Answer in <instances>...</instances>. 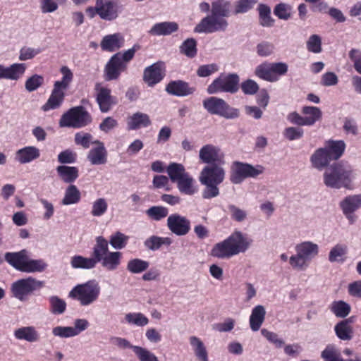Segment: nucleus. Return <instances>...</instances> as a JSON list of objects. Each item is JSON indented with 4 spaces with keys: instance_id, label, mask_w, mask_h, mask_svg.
I'll use <instances>...</instances> for the list:
<instances>
[{
    "instance_id": "1",
    "label": "nucleus",
    "mask_w": 361,
    "mask_h": 361,
    "mask_svg": "<svg viewBox=\"0 0 361 361\" xmlns=\"http://www.w3.org/2000/svg\"><path fill=\"white\" fill-rule=\"evenodd\" d=\"M355 173L350 164L340 161L327 166L323 174L324 185L331 188L350 189L355 178Z\"/></svg>"
},
{
    "instance_id": "2",
    "label": "nucleus",
    "mask_w": 361,
    "mask_h": 361,
    "mask_svg": "<svg viewBox=\"0 0 361 361\" xmlns=\"http://www.w3.org/2000/svg\"><path fill=\"white\" fill-rule=\"evenodd\" d=\"M251 243V239L247 238L241 231H235L224 240L214 245L211 255L219 259H228L245 252Z\"/></svg>"
},
{
    "instance_id": "3",
    "label": "nucleus",
    "mask_w": 361,
    "mask_h": 361,
    "mask_svg": "<svg viewBox=\"0 0 361 361\" xmlns=\"http://www.w3.org/2000/svg\"><path fill=\"white\" fill-rule=\"evenodd\" d=\"M225 164H213L205 166L199 176V181L204 186L202 196L203 199L209 200L219 195L218 187L226 178Z\"/></svg>"
},
{
    "instance_id": "4",
    "label": "nucleus",
    "mask_w": 361,
    "mask_h": 361,
    "mask_svg": "<svg viewBox=\"0 0 361 361\" xmlns=\"http://www.w3.org/2000/svg\"><path fill=\"white\" fill-rule=\"evenodd\" d=\"M295 254L289 258L291 267L298 271H304L310 261L315 258L319 252V245L312 241H302L295 247Z\"/></svg>"
},
{
    "instance_id": "5",
    "label": "nucleus",
    "mask_w": 361,
    "mask_h": 361,
    "mask_svg": "<svg viewBox=\"0 0 361 361\" xmlns=\"http://www.w3.org/2000/svg\"><path fill=\"white\" fill-rule=\"evenodd\" d=\"M101 288L95 280L75 286L70 292L69 297L77 300L81 306H89L96 302L100 295Z\"/></svg>"
},
{
    "instance_id": "6",
    "label": "nucleus",
    "mask_w": 361,
    "mask_h": 361,
    "mask_svg": "<svg viewBox=\"0 0 361 361\" xmlns=\"http://www.w3.org/2000/svg\"><path fill=\"white\" fill-rule=\"evenodd\" d=\"M92 122L90 114L82 106H78L70 109L64 113L60 120L59 126L64 128H80L87 126Z\"/></svg>"
},
{
    "instance_id": "7",
    "label": "nucleus",
    "mask_w": 361,
    "mask_h": 361,
    "mask_svg": "<svg viewBox=\"0 0 361 361\" xmlns=\"http://www.w3.org/2000/svg\"><path fill=\"white\" fill-rule=\"evenodd\" d=\"M264 171V168L261 165L254 166L250 164L234 161L231 166L230 180L233 184H240L246 178L257 177Z\"/></svg>"
},
{
    "instance_id": "8",
    "label": "nucleus",
    "mask_w": 361,
    "mask_h": 361,
    "mask_svg": "<svg viewBox=\"0 0 361 361\" xmlns=\"http://www.w3.org/2000/svg\"><path fill=\"white\" fill-rule=\"evenodd\" d=\"M204 108L211 114L226 119H234L240 116V111L230 106L223 99L212 97L203 101Z\"/></svg>"
},
{
    "instance_id": "9",
    "label": "nucleus",
    "mask_w": 361,
    "mask_h": 361,
    "mask_svg": "<svg viewBox=\"0 0 361 361\" xmlns=\"http://www.w3.org/2000/svg\"><path fill=\"white\" fill-rule=\"evenodd\" d=\"M288 69V65L283 62H264L255 68V75L267 82H274L279 80V75H285Z\"/></svg>"
},
{
    "instance_id": "10",
    "label": "nucleus",
    "mask_w": 361,
    "mask_h": 361,
    "mask_svg": "<svg viewBox=\"0 0 361 361\" xmlns=\"http://www.w3.org/2000/svg\"><path fill=\"white\" fill-rule=\"evenodd\" d=\"M240 78L237 73L221 75L216 78L207 87L209 94L228 92L234 94L239 88Z\"/></svg>"
},
{
    "instance_id": "11",
    "label": "nucleus",
    "mask_w": 361,
    "mask_h": 361,
    "mask_svg": "<svg viewBox=\"0 0 361 361\" xmlns=\"http://www.w3.org/2000/svg\"><path fill=\"white\" fill-rule=\"evenodd\" d=\"M44 285V281L29 276L25 279H19L13 283L11 289L13 295L16 298L20 301H24L26 300L28 295L42 288Z\"/></svg>"
},
{
    "instance_id": "12",
    "label": "nucleus",
    "mask_w": 361,
    "mask_h": 361,
    "mask_svg": "<svg viewBox=\"0 0 361 361\" xmlns=\"http://www.w3.org/2000/svg\"><path fill=\"white\" fill-rule=\"evenodd\" d=\"M227 27L228 22L225 18L211 14L203 18L194 31L197 33H213L225 31Z\"/></svg>"
},
{
    "instance_id": "13",
    "label": "nucleus",
    "mask_w": 361,
    "mask_h": 361,
    "mask_svg": "<svg viewBox=\"0 0 361 361\" xmlns=\"http://www.w3.org/2000/svg\"><path fill=\"white\" fill-rule=\"evenodd\" d=\"M200 160L207 165L225 164L224 154L218 146L207 144L199 151Z\"/></svg>"
},
{
    "instance_id": "14",
    "label": "nucleus",
    "mask_w": 361,
    "mask_h": 361,
    "mask_svg": "<svg viewBox=\"0 0 361 361\" xmlns=\"http://www.w3.org/2000/svg\"><path fill=\"white\" fill-rule=\"evenodd\" d=\"M127 64L121 60V52L114 54L104 67V78L106 81L116 80L126 71Z\"/></svg>"
},
{
    "instance_id": "15",
    "label": "nucleus",
    "mask_w": 361,
    "mask_h": 361,
    "mask_svg": "<svg viewBox=\"0 0 361 361\" xmlns=\"http://www.w3.org/2000/svg\"><path fill=\"white\" fill-rule=\"evenodd\" d=\"M167 227L173 234L183 236L190 231V221L185 216L176 213L168 217Z\"/></svg>"
},
{
    "instance_id": "16",
    "label": "nucleus",
    "mask_w": 361,
    "mask_h": 361,
    "mask_svg": "<svg viewBox=\"0 0 361 361\" xmlns=\"http://www.w3.org/2000/svg\"><path fill=\"white\" fill-rule=\"evenodd\" d=\"M164 75V63L162 61H158L145 68L143 80L149 87H153L161 82Z\"/></svg>"
},
{
    "instance_id": "17",
    "label": "nucleus",
    "mask_w": 361,
    "mask_h": 361,
    "mask_svg": "<svg viewBox=\"0 0 361 361\" xmlns=\"http://www.w3.org/2000/svg\"><path fill=\"white\" fill-rule=\"evenodd\" d=\"M340 207L350 224L355 222L357 217L353 213L361 207V194L345 197L341 202Z\"/></svg>"
},
{
    "instance_id": "18",
    "label": "nucleus",
    "mask_w": 361,
    "mask_h": 361,
    "mask_svg": "<svg viewBox=\"0 0 361 361\" xmlns=\"http://www.w3.org/2000/svg\"><path fill=\"white\" fill-rule=\"evenodd\" d=\"M98 15L102 20H113L118 17V3L114 0H97Z\"/></svg>"
},
{
    "instance_id": "19",
    "label": "nucleus",
    "mask_w": 361,
    "mask_h": 361,
    "mask_svg": "<svg viewBox=\"0 0 361 361\" xmlns=\"http://www.w3.org/2000/svg\"><path fill=\"white\" fill-rule=\"evenodd\" d=\"M166 92L176 97H185L194 93L195 88L190 87L189 84L183 80H172L169 82L165 88Z\"/></svg>"
},
{
    "instance_id": "20",
    "label": "nucleus",
    "mask_w": 361,
    "mask_h": 361,
    "mask_svg": "<svg viewBox=\"0 0 361 361\" xmlns=\"http://www.w3.org/2000/svg\"><path fill=\"white\" fill-rule=\"evenodd\" d=\"M65 91L66 90L54 85L51 95L47 102L42 106V110L48 111L59 108L64 100Z\"/></svg>"
},
{
    "instance_id": "21",
    "label": "nucleus",
    "mask_w": 361,
    "mask_h": 361,
    "mask_svg": "<svg viewBox=\"0 0 361 361\" xmlns=\"http://www.w3.org/2000/svg\"><path fill=\"white\" fill-rule=\"evenodd\" d=\"M93 144H96L97 147L90 150L87 154V159L92 165L105 164L107 159V152L104 143L99 140H95L93 142Z\"/></svg>"
},
{
    "instance_id": "22",
    "label": "nucleus",
    "mask_w": 361,
    "mask_h": 361,
    "mask_svg": "<svg viewBox=\"0 0 361 361\" xmlns=\"http://www.w3.org/2000/svg\"><path fill=\"white\" fill-rule=\"evenodd\" d=\"M13 335L17 340L28 343H36L40 339V334L33 326H22L16 329Z\"/></svg>"
},
{
    "instance_id": "23",
    "label": "nucleus",
    "mask_w": 361,
    "mask_h": 361,
    "mask_svg": "<svg viewBox=\"0 0 361 361\" xmlns=\"http://www.w3.org/2000/svg\"><path fill=\"white\" fill-rule=\"evenodd\" d=\"M351 324L352 319L348 318L340 321L335 325L334 331L340 340L348 341L353 338L354 331Z\"/></svg>"
},
{
    "instance_id": "24",
    "label": "nucleus",
    "mask_w": 361,
    "mask_h": 361,
    "mask_svg": "<svg viewBox=\"0 0 361 361\" xmlns=\"http://www.w3.org/2000/svg\"><path fill=\"white\" fill-rule=\"evenodd\" d=\"M124 39L120 33L108 35L103 37L100 46L102 50L114 51L123 46Z\"/></svg>"
},
{
    "instance_id": "25",
    "label": "nucleus",
    "mask_w": 361,
    "mask_h": 361,
    "mask_svg": "<svg viewBox=\"0 0 361 361\" xmlns=\"http://www.w3.org/2000/svg\"><path fill=\"white\" fill-rule=\"evenodd\" d=\"M152 124L149 115L142 112H135L127 119L128 130H137L147 128Z\"/></svg>"
},
{
    "instance_id": "26",
    "label": "nucleus",
    "mask_w": 361,
    "mask_h": 361,
    "mask_svg": "<svg viewBox=\"0 0 361 361\" xmlns=\"http://www.w3.org/2000/svg\"><path fill=\"white\" fill-rule=\"evenodd\" d=\"M56 171L60 180L69 185L75 182L79 177V171L75 166L60 165L56 168Z\"/></svg>"
},
{
    "instance_id": "27",
    "label": "nucleus",
    "mask_w": 361,
    "mask_h": 361,
    "mask_svg": "<svg viewBox=\"0 0 361 361\" xmlns=\"http://www.w3.org/2000/svg\"><path fill=\"white\" fill-rule=\"evenodd\" d=\"M331 160L327 149L324 147L317 149L310 157L312 166L318 170L327 167Z\"/></svg>"
},
{
    "instance_id": "28",
    "label": "nucleus",
    "mask_w": 361,
    "mask_h": 361,
    "mask_svg": "<svg viewBox=\"0 0 361 361\" xmlns=\"http://www.w3.org/2000/svg\"><path fill=\"white\" fill-rule=\"evenodd\" d=\"M26 68V65L23 63H15L8 66H4L3 79L17 81L23 77Z\"/></svg>"
},
{
    "instance_id": "29",
    "label": "nucleus",
    "mask_w": 361,
    "mask_h": 361,
    "mask_svg": "<svg viewBox=\"0 0 361 361\" xmlns=\"http://www.w3.org/2000/svg\"><path fill=\"white\" fill-rule=\"evenodd\" d=\"M179 192L186 195H193L197 192L195 179L189 174L185 175L176 182Z\"/></svg>"
},
{
    "instance_id": "30",
    "label": "nucleus",
    "mask_w": 361,
    "mask_h": 361,
    "mask_svg": "<svg viewBox=\"0 0 361 361\" xmlns=\"http://www.w3.org/2000/svg\"><path fill=\"white\" fill-rule=\"evenodd\" d=\"M27 251L25 249L15 252H6L5 260L16 269L22 271L26 260Z\"/></svg>"
},
{
    "instance_id": "31",
    "label": "nucleus",
    "mask_w": 361,
    "mask_h": 361,
    "mask_svg": "<svg viewBox=\"0 0 361 361\" xmlns=\"http://www.w3.org/2000/svg\"><path fill=\"white\" fill-rule=\"evenodd\" d=\"M40 156L39 149L34 146H28L16 152V159L20 164L29 163Z\"/></svg>"
},
{
    "instance_id": "32",
    "label": "nucleus",
    "mask_w": 361,
    "mask_h": 361,
    "mask_svg": "<svg viewBox=\"0 0 361 361\" xmlns=\"http://www.w3.org/2000/svg\"><path fill=\"white\" fill-rule=\"evenodd\" d=\"M266 310L263 305L255 306L250 317V326L253 331H257L265 319Z\"/></svg>"
},
{
    "instance_id": "33",
    "label": "nucleus",
    "mask_w": 361,
    "mask_h": 361,
    "mask_svg": "<svg viewBox=\"0 0 361 361\" xmlns=\"http://www.w3.org/2000/svg\"><path fill=\"white\" fill-rule=\"evenodd\" d=\"M109 252V242L102 236L97 237L96 243L92 248V257L94 259L96 264Z\"/></svg>"
},
{
    "instance_id": "34",
    "label": "nucleus",
    "mask_w": 361,
    "mask_h": 361,
    "mask_svg": "<svg viewBox=\"0 0 361 361\" xmlns=\"http://www.w3.org/2000/svg\"><path fill=\"white\" fill-rule=\"evenodd\" d=\"M122 253L120 252H110L102 260H99L101 266L106 271L116 270L121 264Z\"/></svg>"
},
{
    "instance_id": "35",
    "label": "nucleus",
    "mask_w": 361,
    "mask_h": 361,
    "mask_svg": "<svg viewBox=\"0 0 361 361\" xmlns=\"http://www.w3.org/2000/svg\"><path fill=\"white\" fill-rule=\"evenodd\" d=\"M97 102L102 112H108L113 104L111 90L106 87L99 88L97 95Z\"/></svg>"
},
{
    "instance_id": "36",
    "label": "nucleus",
    "mask_w": 361,
    "mask_h": 361,
    "mask_svg": "<svg viewBox=\"0 0 361 361\" xmlns=\"http://www.w3.org/2000/svg\"><path fill=\"white\" fill-rule=\"evenodd\" d=\"M81 199V193L76 185L70 184L66 188L64 195L61 200L63 205L75 204L80 202Z\"/></svg>"
},
{
    "instance_id": "37",
    "label": "nucleus",
    "mask_w": 361,
    "mask_h": 361,
    "mask_svg": "<svg viewBox=\"0 0 361 361\" xmlns=\"http://www.w3.org/2000/svg\"><path fill=\"white\" fill-rule=\"evenodd\" d=\"M47 267L48 264L44 259H32L29 258L28 255H27L26 260L25 261V264L22 269V272H42L47 268Z\"/></svg>"
},
{
    "instance_id": "38",
    "label": "nucleus",
    "mask_w": 361,
    "mask_h": 361,
    "mask_svg": "<svg viewBox=\"0 0 361 361\" xmlns=\"http://www.w3.org/2000/svg\"><path fill=\"white\" fill-rule=\"evenodd\" d=\"M178 30V25L174 22H163L154 25L149 30L152 35H168Z\"/></svg>"
},
{
    "instance_id": "39",
    "label": "nucleus",
    "mask_w": 361,
    "mask_h": 361,
    "mask_svg": "<svg viewBox=\"0 0 361 361\" xmlns=\"http://www.w3.org/2000/svg\"><path fill=\"white\" fill-rule=\"evenodd\" d=\"M70 264L73 269H92L96 267L94 259L82 255H74L71 258Z\"/></svg>"
},
{
    "instance_id": "40",
    "label": "nucleus",
    "mask_w": 361,
    "mask_h": 361,
    "mask_svg": "<svg viewBox=\"0 0 361 361\" xmlns=\"http://www.w3.org/2000/svg\"><path fill=\"white\" fill-rule=\"evenodd\" d=\"M332 160L338 159L344 152L345 144L342 140H330L329 141L325 147Z\"/></svg>"
},
{
    "instance_id": "41",
    "label": "nucleus",
    "mask_w": 361,
    "mask_h": 361,
    "mask_svg": "<svg viewBox=\"0 0 361 361\" xmlns=\"http://www.w3.org/2000/svg\"><path fill=\"white\" fill-rule=\"evenodd\" d=\"M189 340L197 358L200 361H209L207 351L203 342L195 336H190Z\"/></svg>"
},
{
    "instance_id": "42",
    "label": "nucleus",
    "mask_w": 361,
    "mask_h": 361,
    "mask_svg": "<svg viewBox=\"0 0 361 361\" xmlns=\"http://www.w3.org/2000/svg\"><path fill=\"white\" fill-rule=\"evenodd\" d=\"M330 311L338 318H345L350 312V305L343 300L334 301L329 306Z\"/></svg>"
},
{
    "instance_id": "43",
    "label": "nucleus",
    "mask_w": 361,
    "mask_h": 361,
    "mask_svg": "<svg viewBox=\"0 0 361 361\" xmlns=\"http://www.w3.org/2000/svg\"><path fill=\"white\" fill-rule=\"evenodd\" d=\"M166 172L173 183H176L188 173L181 164L172 162L166 168Z\"/></svg>"
},
{
    "instance_id": "44",
    "label": "nucleus",
    "mask_w": 361,
    "mask_h": 361,
    "mask_svg": "<svg viewBox=\"0 0 361 361\" xmlns=\"http://www.w3.org/2000/svg\"><path fill=\"white\" fill-rule=\"evenodd\" d=\"M324 361H345L339 349L334 344H328L321 353Z\"/></svg>"
},
{
    "instance_id": "45",
    "label": "nucleus",
    "mask_w": 361,
    "mask_h": 361,
    "mask_svg": "<svg viewBox=\"0 0 361 361\" xmlns=\"http://www.w3.org/2000/svg\"><path fill=\"white\" fill-rule=\"evenodd\" d=\"M348 252V247L344 244H336L329 253V261L331 263L343 262Z\"/></svg>"
},
{
    "instance_id": "46",
    "label": "nucleus",
    "mask_w": 361,
    "mask_h": 361,
    "mask_svg": "<svg viewBox=\"0 0 361 361\" xmlns=\"http://www.w3.org/2000/svg\"><path fill=\"white\" fill-rule=\"evenodd\" d=\"M230 13V4L225 0H216L212 4L211 14L221 16L223 18L228 17Z\"/></svg>"
},
{
    "instance_id": "47",
    "label": "nucleus",
    "mask_w": 361,
    "mask_h": 361,
    "mask_svg": "<svg viewBox=\"0 0 361 361\" xmlns=\"http://www.w3.org/2000/svg\"><path fill=\"white\" fill-rule=\"evenodd\" d=\"M149 266L147 261L135 258L128 261L126 269L130 273L137 274L145 271Z\"/></svg>"
},
{
    "instance_id": "48",
    "label": "nucleus",
    "mask_w": 361,
    "mask_h": 361,
    "mask_svg": "<svg viewBox=\"0 0 361 361\" xmlns=\"http://www.w3.org/2000/svg\"><path fill=\"white\" fill-rule=\"evenodd\" d=\"M180 52L188 58H194L197 53V42L193 38L185 40L179 47Z\"/></svg>"
},
{
    "instance_id": "49",
    "label": "nucleus",
    "mask_w": 361,
    "mask_h": 361,
    "mask_svg": "<svg viewBox=\"0 0 361 361\" xmlns=\"http://www.w3.org/2000/svg\"><path fill=\"white\" fill-rule=\"evenodd\" d=\"M260 24L264 27H271L274 19L271 16V8L265 4H259L258 7Z\"/></svg>"
},
{
    "instance_id": "50",
    "label": "nucleus",
    "mask_w": 361,
    "mask_h": 361,
    "mask_svg": "<svg viewBox=\"0 0 361 361\" xmlns=\"http://www.w3.org/2000/svg\"><path fill=\"white\" fill-rule=\"evenodd\" d=\"M50 311L54 314H62L66 309V302L64 300L58 296L53 295L49 297Z\"/></svg>"
},
{
    "instance_id": "51",
    "label": "nucleus",
    "mask_w": 361,
    "mask_h": 361,
    "mask_svg": "<svg viewBox=\"0 0 361 361\" xmlns=\"http://www.w3.org/2000/svg\"><path fill=\"white\" fill-rule=\"evenodd\" d=\"M125 319L128 323L137 326H145L149 323L148 318L140 312L126 314Z\"/></svg>"
},
{
    "instance_id": "52",
    "label": "nucleus",
    "mask_w": 361,
    "mask_h": 361,
    "mask_svg": "<svg viewBox=\"0 0 361 361\" xmlns=\"http://www.w3.org/2000/svg\"><path fill=\"white\" fill-rule=\"evenodd\" d=\"M302 113L306 115V118L311 121V126L314 125L317 121L322 118V111L316 106H304Z\"/></svg>"
},
{
    "instance_id": "53",
    "label": "nucleus",
    "mask_w": 361,
    "mask_h": 361,
    "mask_svg": "<svg viewBox=\"0 0 361 361\" xmlns=\"http://www.w3.org/2000/svg\"><path fill=\"white\" fill-rule=\"evenodd\" d=\"M292 7L290 5L285 3L277 4L274 9V13L279 19L287 20L291 16Z\"/></svg>"
},
{
    "instance_id": "54",
    "label": "nucleus",
    "mask_w": 361,
    "mask_h": 361,
    "mask_svg": "<svg viewBox=\"0 0 361 361\" xmlns=\"http://www.w3.org/2000/svg\"><path fill=\"white\" fill-rule=\"evenodd\" d=\"M107 208L106 200L103 197L98 198L92 203L91 214L93 216H101L106 213Z\"/></svg>"
},
{
    "instance_id": "55",
    "label": "nucleus",
    "mask_w": 361,
    "mask_h": 361,
    "mask_svg": "<svg viewBox=\"0 0 361 361\" xmlns=\"http://www.w3.org/2000/svg\"><path fill=\"white\" fill-rule=\"evenodd\" d=\"M128 237L121 232H116L112 235L109 240V243L113 248L121 250L125 247L127 244Z\"/></svg>"
},
{
    "instance_id": "56",
    "label": "nucleus",
    "mask_w": 361,
    "mask_h": 361,
    "mask_svg": "<svg viewBox=\"0 0 361 361\" xmlns=\"http://www.w3.org/2000/svg\"><path fill=\"white\" fill-rule=\"evenodd\" d=\"M61 73L63 75L61 80L56 81L54 85L66 90L73 80V73L67 66H63L61 68Z\"/></svg>"
},
{
    "instance_id": "57",
    "label": "nucleus",
    "mask_w": 361,
    "mask_h": 361,
    "mask_svg": "<svg viewBox=\"0 0 361 361\" xmlns=\"http://www.w3.org/2000/svg\"><path fill=\"white\" fill-rule=\"evenodd\" d=\"M146 214L152 219L159 221L168 215L169 211L164 207L153 206L146 211Z\"/></svg>"
},
{
    "instance_id": "58",
    "label": "nucleus",
    "mask_w": 361,
    "mask_h": 361,
    "mask_svg": "<svg viewBox=\"0 0 361 361\" xmlns=\"http://www.w3.org/2000/svg\"><path fill=\"white\" fill-rule=\"evenodd\" d=\"M307 49L309 51L319 54L322 51V39L318 35H311L306 42Z\"/></svg>"
},
{
    "instance_id": "59",
    "label": "nucleus",
    "mask_w": 361,
    "mask_h": 361,
    "mask_svg": "<svg viewBox=\"0 0 361 361\" xmlns=\"http://www.w3.org/2000/svg\"><path fill=\"white\" fill-rule=\"evenodd\" d=\"M44 82L42 75L35 74L28 78L25 83V87L28 92H33L38 89Z\"/></svg>"
},
{
    "instance_id": "60",
    "label": "nucleus",
    "mask_w": 361,
    "mask_h": 361,
    "mask_svg": "<svg viewBox=\"0 0 361 361\" xmlns=\"http://www.w3.org/2000/svg\"><path fill=\"white\" fill-rule=\"evenodd\" d=\"M51 334L54 337L64 339L75 337L71 326H56L52 328Z\"/></svg>"
},
{
    "instance_id": "61",
    "label": "nucleus",
    "mask_w": 361,
    "mask_h": 361,
    "mask_svg": "<svg viewBox=\"0 0 361 361\" xmlns=\"http://www.w3.org/2000/svg\"><path fill=\"white\" fill-rule=\"evenodd\" d=\"M134 353L140 361H159L157 357L154 353L141 346L135 348Z\"/></svg>"
},
{
    "instance_id": "62",
    "label": "nucleus",
    "mask_w": 361,
    "mask_h": 361,
    "mask_svg": "<svg viewBox=\"0 0 361 361\" xmlns=\"http://www.w3.org/2000/svg\"><path fill=\"white\" fill-rule=\"evenodd\" d=\"M118 122L111 116L104 118L99 126V129L105 133H108L114 128H117Z\"/></svg>"
},
{
    "instance_id": "63",
    "label": "nucleus",
    "mask_w": 361,
    "mask_h": 361,
    "mask_svg": "<svg viewBox=\"0 0 361 361\" xmlns=\"http://www.w3.org/2000/svg\"><path fill=\"white\" fill-rule=\"evenodd\" d=\"M304 134V130L300 127H288L283 131L284 137L290 141L300 139Z\"/></svg>"
},
{
    "instance_id": "64",
    "label": "nucleus",
    "mask_w": 361,
    "mask_h": 361,
    "mask_svg": "<svg viewBox=\"0 0 361 361\" xmlns=\"http://www.w3.org/2000/svg\"><path fill=\"white\" fill-rule=\"evenodd\" d=\"M241 90L245 94L254 95L259 90V85L252 79L243 81L240 85Z\"/></svg>"
}]
</instances>
